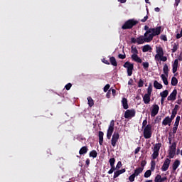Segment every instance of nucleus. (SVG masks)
I'll list each match as a JSON object with an SVG mask.
<instances>
[{
  "mask_svg": "<svg viewBox=\"0 0 182 182\" xmlns=\"http://www.w3.org/2000/svg\"><path fill=\"white\" fill-rule=\"evenodd\" d=\"M144 36H151V39L153 40L154 36H157L161 33V26H158L156 28H149L148 26H144Z\"/></svg>",
  "mask_w": 182,
  "mask_h": 182,
  "instance_id": "1",
  "label": "nucleus"
},
{
  "mask_svg": "<svg viewBox=\"0 0 182 182\" xmlns=\"http://www.w3.org/2000/svg\"><path fill=\"white\" fill-rule=\"evenodd\" d=\"M151 41H153L151 38V36H144H144H140L136 38H132L131 43H138V45H143V43H149V42H151Z\"/></svg>",
  "mask_w": 182,
  "mask_h": 182,
  "instance_id": "2",
  "label": "nucleus"
},
{
  "mask_svg": "<svg viewBox=\"0 0 182 182\" xmlns=\"http://www.w3.org/2000/svg\"><path fill=\"white\" fill-rule=\"evenodd\" d=\"M137 23H139V21L137 20H135L134 18L129 19L123 24V26H122V29H132L133 26H136Z\"/></svg>",
  "mask_w": 182,
  "mask_h": 182,
  "instance_id": "3",
  "label": "nucleus"
},
{
  "mask_svg": "<svg viewBox=\"0 0 182 182\" xmlns=\"http://www.w3.org/2000/svg\"><path fill=\"white\" fill-rule=\"evenodd\" d=\"M177 150V142H173L171 146H169L168 152L169 159H174V156H176V151Z\"/></svg>",
  "mask_w": 182,
  "mask_h": 182,
  "instance_id": "4",
  "label": "nucleus"
},
{
  "mask_svg": "<svg viewBox=\"0 0 182 182\" xmlns=\"http://www.w3.org/2000/svg\"><path fill=\"white\" fill-rule=\"evenodd\" d=\"M123 66L127 69L128 76H132L133 75V70H134V64L127 61Z\"/></svg>",
  "mask_w": 182,
  "mask_h": 182,
  "instance_id": "5",
  "label": "nucleus"
},
{
  "mask_svg": "<svg viewBox=\"0 0 182 182\" xmlns=\"http://www.w3.org/2000/svg\"><path fill=\"white\" fill-rule=\"evenodd\" d=\"M153 132H151V124H147L144 129V139H150Z\"/></svg>",
  "mask_w": 182,
  "mask_h": 182,
  "instance_id": "6",
  "label": "nucleus"
},
{
  "mask_svg": "<svg viewBox=\"0 0 182 182\" xmlns=\"http://www.w3.org/2000/svg\"><path fill=\"white\" fill-rule=\"evenodd\" d=\"M113 132H114V120H112L109 125L107 132V138L108 140L112 139V134H113Z\"/></svg>",
  "mask_w": 182,
  "mask_h": 182,
  "instance_id": "7",
  "label": "nucleus"
},
{
  "mask_svg": "<svg viewBox=\"0 0 182 182\" xmlns=\"http://www.w3.org/2000/svg\"><path fill=\"white\" fill-rule=\"evenodd\" d=\"M119 139H120V134H119V132H114L111 139V144L112 147H116V144L119 141Z\"/></svg>",
  "mask_w": 182,
  "mask_h": 182,
  "instance_id": "8",
  "label": "nucleus"
},
{
  "mask_svg": "<svg viewBox=\"0 0 182 182\" xmlns=\"http://www.w3.org/2000/svg\"><path fill=\"white\" fill-rule=\"evenodd\" d=\"M134 116H136V109H127L124 114L125 119H132V117H134Z\"/></svg>",
  "mask_w": 182,
  "mask_h": 182,
  "instance_id": "9",
  "label": "nucleus"
},
{
  "mask_svg": "<svg viewBox=\"0 0 182 182\" xmlns=\"http://www.w3.org/2000/svg\"><path fill=\"white\" fill-rule=\"evenodd\" d=\"M170 163H171V160L168 158H166L161 168V171H167L170 167Z\"/></svg>",
  "mask_w": 182,
  "mask_h": 182,
  "instance_id": "10",
  "label": "nucleus"
},
{
  "mask_svg": "<svg viewBox=\"0 0 182 182\" xmlns=\"http://www.w3.org/2000/svg\"><path fill=\"white\" fill-rule=\"evenodd\" d=\"M173 120H174V118L167 116L162 121V124L163 126H171Z\"/></svg>",
  "mask_w": 182,
  "mask_h": 182,
  "instance_id": "11",
  "label": "nucleus"
},
{
  "mask_svg": "<svg viewBox=\"0 0 182 182\" xmlns=\"http://www.w3.org/2000/svg\"><path fill=\"white\" fill-rule=\"evenodd\" d=\"M176 99H177V90L175 89L173 90V92L170 94L169 96H168L167 97V100L168 102H174V100H176Z\"/></svg>",
  "mask_w": 182,
  "mask_h": 182,
  "instance_id": "12",
  "label": "nucleus"
},
{
  "mask_svg": "<svg viewBox=\"0 0 182 182\" xmlns=\"http://www.w3.org/2000/svg\"><path fill=\"white\" fill-rule=\"evenodd\" d=\"M159 110H160V107H159L158 105H154L152 110L151 112V117H154L155 116H157V114H159Z\"/></svg>",
  "mask_w": 182,
  "mask_h": 182,
  "instance_id": "13",
  "label": "nucleus"
},
{
  "mask_svg": "<svg viewBox=\"0 0 182 182\" xmlns=\"http://www.w3.org/2000/svg\"><path fill=\"white\" fill-rule=\"evenodd\" d=\"M131 58L132 59V60H134V62H136L137 63H141V62H143L141 58L139 57L138 54H132L131 55Z\"/></svg>",
  "mask_w": 182,
  "mask_h": 182,
  "instance_id": "14",
  "label": "nucleus"
},
{
  "mask_svg": "<svg viewBox=\"0 0 182 182\" xmlns=\"http://www.w3.org/2000/svg\"><path fill=\"white\" fill-rule=\"evenodd\" d=\"M154 181H155V182H164V181H167V178H166V176H165V177H161V175L158 174V175H156V176L155 177Z\"/></svg>",
  "mask_w": 182,
  "mask_h": 182,
  "instance_id": "15",
  "label": "nucleus"
},
{
  "mask_svg": "<svg viewBox=\"0 0 182 182\" xmlns=\"http://www.w3.org/2000/svg\"><path fill=\"white\" fill-rule=\"evenodd\" d=\"M178 109H180V106L178 105H176L174 109H172L171 117L174 119L177 115V112H178Z\"/></svg>",
  "mask_w": 182,
  "mask_h": 182,
  "instance_id": "16",
  "label": "nucleus"
},
{
  "mask_svg": "<svg viewBox=\"0 0 182 182\" xmlns=\"http://www.w3.org/2000/svg\"><path fill=\"white\" fill-rule=\"evenodd\" d=\"M156 57L164 55V50H163V48L161 46L156 47Z\"/></svg>",
  "mask_w": 182,
  "mask_h": 182,
  "instance_id": "17",
  "label": "nucleus"
},
{
  "mask_svg": "<svg viewBox=\"0 0 182 182\" xmlns=\"http://www.w3.org/2000/svg\"><path fill=\"white\" fill-rule=\"evenodd\" d=\"M180 166V160L176 159L173 164H172V170L173 171H176L177 168Z\"/></svg>",
  "mask_w": 182,
  "mask_h": 182,
  "instance_id": "18",
  "label": "nucleus"
},
{
  "mask_svg": "<svg viewBox=\"0 0 182 182\" xmlns=\"http://www.w3.org/2000/svg\"><path fill=\"white\" fill-rule=\"evenodd\" d=\"M123 173H126V169L122 168L121 170L117 171L114 173L113 178H117L120 174H123Z\"/></svg>",
  "mask_w": 182,
  "mask_h": 182,
  "instance_id": "19",
  "label": "nucleus"
},
{
  "mask_svg": "<svg viewBox=\"0 0 182 182\" xmlns=\"http://www.w3.org/2000/svg\"><path fill=\"white\" fill-rule=\"evenodd\" d=\"M172 68H172L173 73H176V72H177V68H178V59H176L174 60Z\"/></svg>",
  "mask_w": 182,
  "mask_h": 182,
  "instance_id": "20",
  "label": "nucleus"
},
{
  "mask_svg": "<svg viewBox=\"0 0 182 182\" xmlns=\"http://www.w3.org/2000/svg\"><path fill=\"white\" fill-rule=\"evenodd\" d=\"M122 103L123 109H124L125 110H127V109H129V104L127 102V99L126 97L122 98Z\"/></svg>",
  "mask_w": 182,
  "mask_h": 182,
  "instance_id": "21",
  "label": "nucleus"
},
{
  "mask_svg": "<svg viewBox=\"0 0 182 182\" xmlns=\"http://www.w3.org/2000/svg\"><path fill=\"white\" fill-rule=\"evenodd\" d=\"M88 151H89V149L87 148V146H82L79 151V154H80V156L83 154H86V153H87Z\"/></svg>",
  "mask_w": 182,
  "mask_h": 182,
  "instance_id": "22",
  "label": "nucleus"
},
{
  "mask_svg": "<svg viewBox=\"0 0 182 182\" xmlns=\"http://www.w3.org/2000/svg\"><path fill=\"white\" fill-rule=\"evenodd\" d=\"M170 70H168V65L167 64H164L163 68V72L164 73V75L166 76V77H168V72Z\"/></svg>",
  "mask_w": 182,
  "mask_h": 182,
  "instance_id": "23",
  "label": "nucleus"
},
{
  "mask_svg": "<svg viewBox=\"0 0 182 182\" xmlns=\"http://www.w3.org/2000/svg\"><path fill=\"white\" fill-rule=\"evenodd\" d=\"M143 168L138 167L134 171V174L137 177L139 175L143 173Z\"/></svg>",
  "mask_w": 182,
  "mask_h": 182,
  "instance_id": "24",
  "label": "nucleus"
},
{
  "mask_svg": "<svg viewBox=\"0 0 182 182\" xmlns=\"http://www.w3.org/2000/svg\"><path fill=\"white\" fill-rule=\"evenodd\" d=\"M103 136H105V134L103 132L100 131L99 132V143L100 146H102L103 144Z\"/></svg>",
  "mask_w": 182,
  "mask_h": 182,
  "instance_id": "25",
  "label": "nucleus"
},
{
  "mask_svg": "<svg viewBox=\"0 0 182 182\" xmlns=\"http://www.w3.org/2000/svg\"><path fill=\"white\" fill-rule=\"evenodd\" d=\"M152 49L153 48H151V46H150V45L146 44L143 46L142 52H144V53L149 52V50H152Z\"/></svg>",
  "mask_w": 182,
  "mask_h": 182,
  "instance_id": "26",
  "label": "nucleus"
},
{
  "mask_svg": "<svg viewBox=\"0 0 182 182\" xmlns=\"http://www.w3.org/2000/svg\"><path fill=\"white\" fill-rule=\"evenodd\" d=\"M109 62L112 66H115V67L117 66V61L116 60V58H114L113 56L110 57Z\"/></svg>",
  "mask_w": 182,
  "mask_h": 182,
  "instance_id": "27",
  "label": "nucleus"
},
{
  "mask_svg": "<svg viewBox=\"0 0 182 182\" xmlns=\"http://www.w3.org/2000/svg\"><path fill=\"white\" fill-rule=\"evenodd\" d=\"M154 87L155 89H163V85L157 82V80H155L154 82Z\"/></svg>",
  "mask_w": 182,
  "mask_h": 182,
  "instance_id": "28",
  "label": "nucleus"
},
{
  "mask_svg": "<svg viewBox=\"0 0 182 182\" xmlns=\"http://www.w3.org/2000/svg\"><path fill=\"white\" fill-rule=\"evenodd\" d=\"M160 149H161V143L156 144L154 146L153 151H160Z\"/></svg>",
  "mask_w": 182,
  "mask_h": 182,
  "instance_id": "29",
  "label": "nucleus"
},
{
  "mask_svg": "<svg viewBox=\"0 0 182 182\" xmlns=\"http://www.w3.org/2000/svg\"><path fill=\"white\" fill-rule=\"evenodd\" d=\"M161 78L162 81L164 82V85L166 86H167V85H168V80H167V76L165 75L164 74H161Z\"/></svg>",
  "mask_w": 182,
  "mask_h": 182,
  "instance_id": "30",
  "label": "nucleus"
},
{
  "mask_svg": "<svg viewBox=\"0 0 182 182\" xmlns=\"http://www.w3.org/2000/svg\"><path fill=\"white\" fill-rule=\"evenodd\" d=\"M143 100L145 105H149V103H150V97L149 95H144V96L143 97Z\"/></svg>",
  "mask_w": 182,
  "mask_h": 182,
  "instance_id": "31",
  "label": "nucleus"
},
{
  "mask_svg": "<svg viewBox=\"0 0 182 182\" xmlns=\"http://www.w3.org/2000/svg\"><path fill=\"white\" fill-rule=\"evenodd\" d=\"M177 83H178V80H177V77H173L171 78V84L172 86H177Z\"/></svg>",
  "mask_w": 182,
  "mask_h": 182,
  "instance_id": "32",
  "label": "nucleus"
},
{
  "mask_svg": "<svg viewBox=\"0 0 182 182\" xmlns=\"http://www.w3.org/2000/svg\"><path fill=\"white\" fill-rule=\"evenodd\" d=\"M131 53H132V55H139V50H137L136 47L132 46L131 47Z\"/></svg>",
  "mask_w": 182,
  "mask_h": 182,
  "instance_id": "33",
  "label": "nucleus"
},
{
  "mask_svg": "<svg viewBox=\"0 0 182 182\" xmlns=\"http://www.w3.org/2000/svg\"><path fill=\"white\" fill-rule=\"evenodd\" d=\"M161 97L166 98L168 96V90H165L164 91L160 92Z\"/></svg>",
  "mask_w": 182,
  "mask_h": 182,
  "instance_id": "34",
  "label": "nucleus"
},
{
  "mask_svg": "<svg viewBox=\"0 0 182 182\" xmlns=\"http://www.w3.org/2000/svg\"><path fill=\"white\" fill-rule=\"evenodd\" d=\"M90 157H92L93 159H96L97 157V151L96 150H92L90 152Z\"/></svg>",
  "mask_w": 182,
  "mask_h": 182,
  "instance_id": "35",
  "label": "nucleus"
},
{
  "mask_svg": "<svg viewBox=\"0 0 182 182\" xmlns=\"http://www.w3.org/2000/svg\"><path fill=\"white\" fill-rule=\"evenodd\" d=\"M177 49H178V44H177L176 43H174L173 44V48L171 49L172 53H176V52H177Z\"/></svg>",
  "mask_w": 182,
  "mask_h": 182,
  "instance_id": "36",
  "label": "nucleus"
},
{
  "mask_svg": "<svg viewBox=\"0 0 182 182\" xmlns=\"http://www.w3.org/2000/svg\"><path fill=\"white\" fill-rule=\"evenodd\" d=\"M155 168H156V161L152 160L151 161V171H154Z\"/></svg>",
  "mask_w": 182,
  "mask_h": 182,
  "instance_id": "37",
  "label": "nucleus"
},
{
  "mask_svg": "<svg viewBox=\"0 0 182 182\" xmlns=\"http://www.w3.org/2000/svg\"><path fill=\"white\" fill-rule=\"evenodd\" d=\"M87 100H88V105L90 106V107H92V106L95 105V102H93V99H92L91 97H88Z\"/></svg>",
  "mask_w": 182,
  "mask_h": 182,
  "instance_id": "38",
  "label": "nucleus"
},
{
  "mask_svg": "<svg viewBox=\"0 0 182 182\" xmlns=\"http://www.w3.org/2000/svg\"><path fill=\"white\" fill-rule=\"evenodd\" d=\"M150 176H151V170H147L144 175V177H145V178H149V177H150Z\"/></svg>",
  "mask_w": 182,
  "mask_h": 182,
  "instance_id": "39",
  "label": "nucleus"
},
{
  "mask_svg": "<svg viewBox=\"0 0 182 182\" xmlns=\"http://www.w3.org/2000/svg\"><path fill=\"white\" fill-rule=\"evenodd\" d=\"M142 66L145 70H147L149 69V66H150V65L149 64V62H143Z\"/></svg>",
  "mask_w": 182,
  "mask_h": 182,
  "instance_id": "40",
  "label": "nucleus"
},
{
  "mask_svg": "<svg viewBox=\"0 0 182 182\" xmlns=\"http://www.w3.org/2000/svg\"><path fill=\"white\" fill-rule=\"evenodd\" d=\"M158 157H159V151H154V152L152 154L153 160H156V159H157Z\"/></svg>",
  "mask_w": 182,
  "mask_h": 182,
  "instance_id": "41",
  "label": "nucleus"
},
{
  "mask_svg": "<svg viewBox=\"0 0 182 182\" xmlns=\"http://www.w3.org/2000/svg\"><path fill=\"white\" fill-rule=\"evenodd\" d=\"M143 86H144V81L140 78L138 82V87H143Z\"/></svg>",
  "mask_w": 182,
  "mask_h": 182,
  "instance_id": "42",
  "label": "nucleus"
},
{
  "mask_svg": "<svg viewBox=\"0 0 182 182\" xmlns=\"http://www.w3.org/2000/svg\"><path fill=\"white\" fill-rule=\"evenodd\" d=\"M109 166H114V163H116V159L114 158H111L109 160Z\"/></svg>",
  "mask_w": 182,
  "mask_h": 182,
  "instance_id": "43",
  "label": "nucleus"
},
{
  "mask_svg": "<svg viewBox=\"0 0 182 182\" xmlns=\"http://www.w3.org/2000/svg\"><path fill=\"white\" fill-rule=\"evenodd\" d=\"M146 164H147V161L146 160H143L141 162V167H139V168H143V170H144V166H146Z\"/></svg>",
  "mask_w": 182,
  "mask_h": 182,
  "instance_id": "44",
  "label": "nucleus"
},
{
  "mask_svg": "<svg viewBox=\"0 0 182 182\" xmlns=\"http://www.w3.org/2000/svg\"><path fill=\"white\" fill-rule=\"evenodd\" d=\"M136 176L134 173H132L131 176H129L128 179L130 182H133L134 181V179L136 178Z\"/></svg>",
  "mask_w": 182,
  "mask_h": 182,
  "instance_id": "45",
  "label": "nucleus"
},
{
  "mask_svg": "<svg viewBox=\"0 0 182 182\" xmlns=\"http://www.w3.org/2000/svg\"><path fill=\"white\" fill-rule=\"evenodd\" d=\"M109 89H110V85L107 84L103 88L105 93H106V92H107V90H109Z\"/></svg>",
  "mask_w": 182,
  "mask_h": 182,
  "instance_id": "46",
  "label": "nucleus"
},
{
  "mask_svg": "<svg viewBox=\"0 0 182 182\" xmlns=\"http://www.w3.org/2000/svg\"><path fill=\"white\" fill-rule=\"evenodd\" d=\"M160 39L164 41V42H167V36L166 35H161Z\"/></svg>",
  "mask_w": 182,
  "mask_h": 182,
  "instance_id": "47",
  "label": "nucleus"
},
{
  "mask_svg": "<svg viewBox=\"0 0 182 182\" xmlns=\"http://www.w3.org/2000/svg\"><path fill=\"white\" fill-rule=\"evenodd\" d=\"M70 87H72V83L69 82L65 86V88L66 90H70Z\"/></svg>",
  "mask_w": 182,
  "mask_h": 182,
  "instance_id": "48",
  "label": "nucleus"
},
{
  "mask_svg": "<svg viewBox=\"0 0 182 182\" xmlns=\"http://www.w3.org/2000/svg\"><path fill=\"white\" fill-rule=\"evenodd\" d=\"M110 95H112V89L108 90V92L106 94V97H107V99H110Z\"/></svg>",
  "mask_w": 182,
  "mask_h": 182,
  "instance_id": "49",
  "label": "nucleus"
},
{
  "mask_svg": "<svg viewBox=\"0 0 182 182\" xmlns=\"http://www.w3.org/2000/svg\"><path fill=\"white\" fill-rule=\"evenodd\" d=\"M147 92H153V85H151V83L149 84L148 88H147Z\"/></svg>",
  "mask_w": 182,
  "mask_h": 182,
  "instance_id": "50",
  "label": "nucleus"
},
{
  "mask_svg": "<svg viewBox=\"0 0 182 182\" xmlns=\"http://www.w3.org/2000/svg\"><path fill=\"white\" fill-rule=\"evenodd\" d=\"M122 164V161H118L117 166H116V168L117 170H119V168H121Z\"/></svg>",
  "mask_w": 182,
  "mask_h": 182,
  "instance_id": "51",
  "label": "nucleus"
},
{
  "mask_svg": "<svg viewBox=\"0 0 182 182\" xmlns=\"http://www.w3.org/2000/svg\"><path fill=\"white\" fill-rule=\"evenodd\" d=\"M118 58H119V59H126V54H119L118 55Z\"/></svg>",
  "mask_w": 182,
  "mask_h": 182,
  "instance_id": "52",
  "label": "nucleus"
},
{
  "mask_svg": "<svg viewBox=\"0 0 182 182\" xmlns=\"http://www.w3.org/2000/svg\"><path fill=\"white\" fill-rule=\"evenodd\" d=\"M102 62L103 63H105V65H110V63L109 62V60H106V58H103V59L102 60Z\"/></svg>",
  "mask_w": 182,
  "mask_h": 182,
  "instance_id": "53",
  "label": "nucleus"
},
{
  "mask_svg": "<svg viewBox=\"0 0 182 182\" xmlns=\"http://www.w3.org/2000/svg\"><path fill=\"white\" fill-rule=\"evenodd\" d=\"M155 122L156 123H160V122H161V117H156V118L155 119Z\"/></svg>",
  "mask_w": 182,
  "mask_h": 182,
  "instance_id": "54",
  "label": "nucleus"
},
{
  "mask_svg": "<svg viewBox=\"0 0 182 182\" xmlns=\"http://www.w3.org/2000/svg\"><path fill=\"white\" fill-rule=\"evenodd\" d=\"M149 19V16H145L144 18L141 19V22H146Z\"/></svg>",
  "mask_w": 182,
  "mask_h": 182,
  "instance_id": "55",
  "label": "nucleus"
},
{
  "mask_svg": "<svg viewBox=\"0 0 182 182\" xmlns=\"http://www.w3.org/2000/svg\"><path fill=\"white\" fill-rule=\"evenodd\" d=\"M149 19V16H145L144 18L141 19V22H146Z\"/></svg>",
  "mask_w": 182,
  "mask_h": 182,
  "instance_id": "56",
  "label": "nucleus"
},
{
  "mask_svg": "<svg viewBox=\"0 0 182 182\" xmlns=\"http://www.w3.org/2000/svg\"><path fill=\"white\" fill-rule=\"evenodd\" d=\"M161 60L162 62H167V58L166 56H164V55H162L161 57V60Z\"/></svg>",
  "mask_w": 182,
  "mask_h": 182,
  "instance_id": "57",
  "label": "nucleus"
},
{
  "mask_svg": "<svg viewBox=\"0 0 182 182\" xmlns=\"http://www.w3.org/2000/svg\"><path fill=\"white\" fill-rule=\"evenodd\" d=\"M146 126H147V119L144 120L143 122H142V128L143 127L145 128Z\"/></svg>",
  "mask_w": 182,
  "mask_h": 182,
  "instance_id": "58",
  "label": "nucleus"
},
{
  "mask_svg": "<svg viewBox=\"0 0 182 182\" xmlns=\"http://www.w3.org/2000/svg\"><path fill=\"white\" fill-rule=\"evenodd\" d=\"M133 83H134V81H133V79H129V80L128 81V85L129 86H133Z\"/></svg>",
  "mask_w": 182,
  "mask_h": 182,
  "instance_id": "59",
  "label": "nucleus"
},
{
  "mask_svg": "<svg viewBox=\"0 0 182 182\" xmlns=\"http://www.w3.org/2000/svg\"><path fill=\"white\" fill-rule=\"evenodd\" d=\"M161 58V56H157V54H156L155 60H156V62H159V60H160Z\"/></svg>",
  "mask_w": 182,
  "mask_h": 182,
  "instance_id": "60",
  "label": "nucleus"
},
{
  "mask_svg": "<svg viewBox=\"0 0 182 182\" xmlns=\"http://www.w3.org/2000/svg\"><path fill=\"white\" fill-rule=\"evenodd\" d=\"M140 146L137 147L134 151V154H137L140 151Z\"/></svg>",
  "mask_w": 182,
  "mask_h": 182,
  "instance_id": "61",
  "label": "nucleus"
},
{
  "mask_svg": "<svg viewBox=\"0 0 182 182\" xmlns=\"http://www.w3.org/2000/svg\"><path fill=\"white\" fill-rule=\"evenodd\" d=\"M178 60H180L181 62H182V53H180V55L178 57Z\"/></svg>",
  "mask_w": 182,
  "mask_h": 182,
  "instance_id": "62",
  "label": "nucleus"
},
{
  "mask_svg": "<svg viewBox=\"0 0 182 182\" xmlns=\"http://www.w3.org/2000/svg\"><path fill=\"white\" fill-rule=\"evenodd\" d=\"M180 119H181L180 116H177L175 122L177 123H180Z\"/></svg>",
  "mask_w": 182,
  "mask_h": 182,
  "instance_id": "63",
  "label": "nucleus"
},
{
  "mask_svg": "<svg viewBox=\"0 0 182 182\" xmlns=\"http://www.w3.org/2000/svg\"><path fill=\"white\" fill-rule=\"evenodd\" d=\"M181 0H175V6H178V4H180Z\"/></svg>",
  "mask_w": 182,
  "mask_h": 182,
  "instance_id": "64",
  "label": "nucleus"
}]
</instances>
